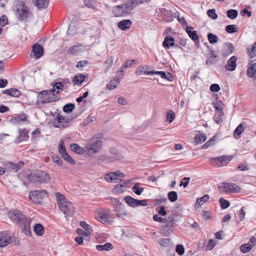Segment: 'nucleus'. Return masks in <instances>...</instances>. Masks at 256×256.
I'll return each instance as SVG.
<instances>
[{"label":"nucleus","mask_w":256,"mask_h":256,"mask_svg":"<svg viewBox=\"0 0 256 256\" xmlns=\"http://www.w3.org/2000/svg\"><path fill=\"white\" fill-rule=\"evenodd\" d=\"M10 218L16 224H18L23 232L27 236L31 234L30 224L31 220L22 214L20 210H13L8 214Z\"/></svg>","instance_id":"obj_1"},{"label":"nucleus","mask_w":256,"mask_h":256,"mask_svg":"<svg viewBox=\"0 0 256 256\" xmlns=\"http://www.w3.org/2000/svg\"><path fill=\"white\" fill-rule=\"evenodd\" d=\"M25 176L30 182L34 183H48L51 180L50 175L42 170H28Z\"/></svg>","instance_id":"obj_2"},{"label":"nucleus","mask_w":256,"mask_h":256,"mask_svg":"<svg viewBox=\"0 0 256 256\" xmlns=\"http://www.w3.org/2000/svg\"><path fill=\"white\" fill-rule=\"evenodd\" d=\"M102 146V142L98 138L94 136L90 138L85 146V152L88 156H92L100 151Z\"/></svg>","instance_id":"obj_3"},{"label":"nucleus","mask_w":256,"mask_h":256,"mask_svg":"<svg viewBox=\"0 0 256 256\" xmlns=\"http://www.w3.org/2000/svg\"><path fill=\"white\" fill-rule=\"evenodd\" d=\"M52 92L46 90L39 92L37 96L36 104H44L56 101L58 96Z\"/></svg>","instance_id":"obj_4"},{"label":"nucleus","mask_w":256,"mask_h":256,"mask_svg":"<svg viewBox=\"0 0 256 256\" xmlns=\"http://www.w3.org/2000/svg\"><path fill=\"white\" fill-rule=\"evenodd\" d=\"M58 207L65 215V217L72 216L76 212V208L73 204L68 200L61 202Z\"/></svg>","instance_id":"obj_5"},{"label":"nucleus","mask_w":256,"mask_h":256,"mask_svg":"<svg viewBox=\"0 0 256 256\" xmlns=\"http://www.w3.org/2000/svg\"><path fill=\"white\" fill-rule=\"evenodd\" d=\"M221 192L226 193H238L240 191V188L236 184L223 182L218 187Z\"/></svg>","instance_id":"obj_6"},{"label":"nucleus","mask_w":256,"mask_h":256,"mask_svg":"<svg viewBox=\"0 0 256 256\" xmlns=\"http://www.w3.org/2000/svg\"><path fill=\"white\" fill-rule=\"evenodd\" d=\"M46 196L47 192L45 190H35L30 192L29 194L30 198L36 204H40Z\"/></svg>","instance_id":"obj_7"},{"label":"nucleus","mask_w":256,"mask_h":256,"mask_svg":"<svg viewBox=\"0 0 256 256\" xmlns=\"http://www.w3.org/2000/svg\"><path fill=\"white\" fill-rule=\"evenodd\" d=\"M114 212L116 216L118 218H124L127 216L126 211L124 209V206L116 198L112 200Z\"/></svg>","instance_id":"obj_8"},{"label":"nucleus","mask_w":256,"mask_h":256,"mask_svg":"<svg viewBox=\"0 0 256 256\" xmlns=\"http://www.w3.org/2000/svg\"><path fill=\"white\" fill-rule=\"evenodd\" d=\"M232 156H223L219 158H213L210 160V162L216 166L220 167L227 164L232 160Z\"/></svg>","instance_id":"obj_9"},{"label":"nucleus","mask_w":256,"mask_h":256,"mask_svg":"<svg viewBox=\"0 0 256 256\" xmlns=\"http://www.w3.org/2000/svg\"><path fill=\"white\" fill-rule=\"evenodd\" d=\"M28 8L24 5L19 6L16 10V15L20 20H25L30 16Z\"/></svg>","instance_id":"obj_10"},{"label":"nucleus","mask_w":256,"mask_h":256,"mask_svg":"<svg viewBox=\"0 0 256 256\" xmlns=\"http://www.w3.org/2000/svg\"><path fill=\"white\" fill-rule=\"evenodd\" d=\"M126 202L130 206L136 207L140 206H146L148 205L146 200H138L130 196H126L124 198Z\"/></svg>","instance_id":"obj_11"},{"label":"nucleus","mask_w":256,"mask_h":256,"mask_svg":"<svg viewBox=\"0 0 256 256\" xmlns=\"http://www.w3.org/2000/svg\"><path fill=\"white\" fill-rule=\"evenodd\" d=\"M110 210L108 209H100L98 211V220L102 223H107L110 220Z\"/></svg>","instance_id":"obj_12"},{"label":"nucleus","mask_w":256,"mask_h":256,"mask_svg":"<svg viewBox=\"0 0 256 256\" xmlns=\"http://www.w3.org/2000/svg\"><path fill=\"white\" fill-rule=\"evenodd\" d=\"M144 74L147 75L158 74L162 78L166 79L170 82L173 80L174 76L172 74L169 72H164L162 71H144Z\"/></svg>","instance_id":"obj_13"},{"label":"nucleus","mask_w":256,"mask_h":256,"mask_svg":"<svg viewBox=\"0 0 256 256\" xmlns=\"http://www.w3.org/2000/svg\"><path fill=\"white\" fill-rule=\"evenodd\" d=\"M43 54V47L40 44H34L32 46V50L30 54V56L35 58L36 59H38L41 58Z\"/></svg>","instance_id":"obj_14"},{"label":"nucleus","mask_w":256,"mask_h":256,"mask_svg":"<svg viewBox=\"0 0 256 256\" xmlns=\"http://www.w3.org/2000/svg\"><path fill=\"white\" fill-rule=\"evenodd\" d=\"M69 119L58 114L54 122V126L56 128H64L69 123Z\"/></svg>","instance_id":"obj_15"},{"label":"nucleus","mask_w":256,"mask_h":256,"mask_svg":"<svg viewBox=\"0 0 256 256\" xmlns=\"http://www.w3.org/2000/svg\"><path fill=\"white\" fill-rule=\"evenodd\" d=\"M118 176L123 177L124 174L120 172H110L105 176V179L108 182H114L118 180Z\"/></svg>","instance_id":"obj_16"},{"label":"nucleus","mask_w":256,"mask_h":256,"mask_svg":"<svg viewBox=\"0 0 256 256\" xmlns=\"http://www.w3.org/2000/svg\"><path fill=\"white\" fill-rule=\"evenodd\" d=\"M237 57L234 56H232L227 62V64L225 65V68L228 71H234L236 67V62Z\"/></svg>","instance_id":"obj_17"},{"label":"nucleus","mask_w":256,"mask_h":256,"mask_svg":"<svg viewBox=\"0 0 256 256\" xmlns=\"http://www.w3.org/2000/svg\"><path fill=\"white\" fill-rule=\"evenodd\" d=\"M234 47L230 43L226 42L224 44L222 54L224 57H227L233 52Z\"/></svg>","instance_id":"obj_18"},{"label":"nucleus","mask_w":256,"mask_h":256,"mask_svg":"<svg viewBox=\"0 0 256 256\" xmlns=\"http://www.w3.org/2000/svg\"><path fill=\"white\" fill-rule=\"evenodd\" d=\"M122 78L123 76L122 75L118 76L114 78L108 84H107L106 88L110 90L116 88Z\"/></svg>","instance_id":"obj_19"},{"label":"nucleus","mask_w":256,"mask_h":256,"mask_svg":"<svg viewBox=\"0 0 256 256\" xmlns=\"http://www.w3.org/2000/svg\"><path fill=\"white\" fill-rule=\"evenodd\" d=\"M213 96L216 100H218V96L217 94H213ZM212 105L216 112H218L220 114L222 112L223 110V104L221 101L216 100L215 102H212Z\"/></svg>","instance_id":"obj_20"},{"label":"nucleus","mask_w":256,"mask_h":256,"mask_svg":"<svg viewBox=\"0 0 256 256\" xmlns=\"http://www.w3.org/2000/svg\"><path fill=\"white\" fill-rule=\"evenodd\" d=\"M24 164V162L22 161L20 162L18 164H14L9 162L6 164V169L8 171L14 170V172H16Z\"/></svg>","instance_id":"obj_21"},{"label":"nucleus","mask_w":256,"mask_h":256,"mask_svg":"<svg viewBox=\"0 0 256 256\" xmlns=\"http://www.w3.org/2000/svg\"><path fill=\"white\" fill-rule=\"evenodd\" d=\"M134 2L130 0H128L126 2L118 5V7L120 8L123 13L128 10H132L134 6L133 5Z\"/></svg>","instance_id":"obj_22"},{"label":"nucleus","mask_w":256,"mask_h":256,"mask_svg":"<svg viewBox=\"0 0 256 256\" xmlns=\"http://www.w3.org/2000/svg\"><path fill=\"white\" fill-rule=\"evenodd\" d=\"M28 138V132L24 129L20 130L19 136L16 140V142L19 143L22 141L26 140Z\"/></svg>","instance_id":"obj_23"},{"label":"nucleus","mask_w":256,"mask_h":256,"mask_svg":"<svg viewBox=\"0 0 256 256\" xmlns=\"http://www.w3.org/2000/svg\"><path fill=\"white\" fill-rule=\"evenodd\" d=\"M132 22L130 20H124L118 23V27L122 30H125L130 28Z\"/></svg>","instance_id":"obj_24"},{"label":"nucleus","mask_w":256,"mask_h":256,"mask_svg":"<svg viewBox=\"0 0 256 256\" xmlns=\"http://www.w3.org/2000/svg\"><path fill=\"white\" fill-rule=\"evenodd\" d=\"M114 58L113 56H110L108 58L104 64V72L106 73L113 64Z\"/></svg>","instance_id":"obj_25"},{"label":"nucleus","mask_w":256,"mask_h":256,"mask_svg":"<svg viewBox=\"0 0 256 256\" xmlns=\"http://www.w3.org/2000/svg\"><path fill=\"white\" fill-rule=\"evenodd\" d=\"M256 72V63L248 64L246 70L247 76L250 78L254 77Z\"/></svg>","instance_id":"obj_26"},{"label":"nucleus","mask_w":256,"mask_h":256,"mask_svg":"<svg viewBox=\"0 0 256 256\" xmlns=\"http://www.w3.org/2000/svg\"><path fill=\"white\" fill-rule=\"evenodd\" d=\"M174 40L173 37L170 36H166L164 41L163 42L162 45L164 47L169 48L170 46H174Z\"/></svg>","instance_id":"obj_27"},{"label":"nucleus","mask_w":256,"mask_h":256,"mask_svg":"<svg viewBox=\"0 0 256 256\" xmlns=\"http://www.w3.org/2000/svg\"><path fill=\"white\" fill-rule=\"evenodd\" d=\"M34 4L38 9L46 8L48 4V0H32Z\"/></svg>","instance_id":"obj_28"},{"label":"nucleus","mask_w":256,"mask_h":256,"mask_svg":"<svg viewBox=\"0 0 256 256\" xmlns=\"http://www.w3.org/2000/svg\"><path fill=\"white\" fill-rule=\"evenodd\" d=\"M206 139V135L200 132H198L194 136V140L196 144H201L202 142H204Z\"/></svg>","instance_id":"obj_29"},{"label":"nucleus","mask_w":256,"mask_h":256,"mask_svg":"<svg viewBox=\"0 0 256 256\" xmlns=\"http://www.w3.org/2000/svg\"><path fill=\"white\" fill-rule=\"evenodd\" d=\"M71 150L78 154H83L85 152V148H82L77 144H72L70 146Z\"/></svg>","instance_id":"obj_30"},{"label":"nucleus","mask_w":256,"mask_h":256,"mask_svg":"<svg viewBox=\"0 0 256 256\" xmlns=\"http://www.w3.org/2000/svg\"><path fill=\"white\" fill-rule=\"evenodd\" d=\"M11 241V237L7 234L0 237V247L6 246Z\"/></svg>","instance_id":"obj_31"},{"label":"nucleus","mask_w":256,"mask_h":256,"mask_svg":"<svg viewBox=\"0 0 256 256\" xmlns=\"http://www.w3.org/2000/svg\"><path fill=\"white\" fill-rule=\"evenodd\" d=\"M193 29L190 26H187L186 28V32L187 34H188L189 36L193 40H198V36L194 30H192Z\"/></svg>","instance_id":"obj_32"},{"label":"nucleus","mask_w":256,"mask_h":256,"mask_svg":"<svg viewBox=\"0 0 256 256\" xmlns=\"http://www.w3.org/2000/svg\"><path fill=\"white\" fill-rule=\"evenodd\" d=\"M165 222L166 224L164 228H170L174 226V223L176 220L174 219V216H171L165 219Z\"/></svg>","instance_id":"obj_33"},{"label":"nucleus","mask_w":256,"mask_h":256,"mask_svg":"<svg viewBox=\"0 0 256 256\" xmlns=\"http://www.w3.org/2000/svg\"><path fill=\"white\" fill-rule=\"evenodd\" d=\"M96 248L99 251H108L113 248L112 245L110 243H106L103 245H97Z\"/></svg>","instance_id":"obj_34"},{"label":"nucleus","mask_w":256,"mask_h":256,"mask_svg":"<svg viewBox=\"0 0 256 256\" xmlns=\"http://www.w3.org/2000/svg\"><path fill=\"white\" fill-rule=\"evenodd\" d=\"M34 230L35 234L38 236L43 235L44 232V228L40 224H36L34 226Z\"/></svg>","instance_id":"obj_35"},{"label":"nucleus","mask_w":256,"mask_h":256,"mask_svg":"<svg viewBox=\"0 0 256 256\" xmlns=\"http://www.w3.org/2000/svg\"><path fill=\"white\" fill-rule=\"evenodd\" d=\"M64 86V85L62 84V82H56L54 85L53 86L52 90H49L50 91H53V93L56 94H58L60 90H62V88Z\"/></svg>","instance_id":"obj_36"},{"label":"nucleus","mask_w":256,"mask_h":256,"mask_svg":"<svg viewBox=\"0 0 256 256\" xmlns=\"http://www.w3.org/2000/svg\"><path fill=\"white\" fill-rule=\"evenodd\" d=\"M84 4L86 7L94 10L98 6V2L94 0H84Z\"/></svg>","instance_id":"obj_37"},{"label":"nucleus","mask_w":256,"mask_h":256,"mask_svg":"<svg viewBox=\"0 0 256 256\" xmlns=\"http://www.w3.org/2000/svg\"><path fill=\"white\" fill-rule=\"evenodd\" d=\"M84 76L80 74L74 76L73 80V82L74 84L80 86L84 80Z\"/></svg>","instance_id":"obj_38"},{"label":"nucleus","mask_w":256,"mask_h":256,"mask_svg":"<svg viewBox=\"0 0 256 256\" xmlns=\"http://www.w3.org/2000/svg\"><path fill=\"white\" fill-rule=\"evenodd\" d=\"M208 200V194H205L202 197L198 198L195 204L196 208L200 206L202 204Z\"/></svg>","instance_id":"obj_39"},{"label":"nucleus","mask_w":256,"mask_h":256,"mask_svg":"<svg viewBox=\"0 0 256 256\" xmlns=\"http://www.w3.org/2000/svg\"><path fill=\"white\" fill-rule=\"evenodd\" d=\"M227 16L231 20L235 19L238 15V12L236 10H229L226 12Z\"/></svg>","instance_id":"obj_40"},{"label":"nucleus","mask_w":256,"mask_h":256,"mask_svg":"<svg viewBox=\"0 0 256 256\" xmlns=\"http://www.w3.org/2000/svg\"><path fill=\"white\" fill-rule=\"evenodd\" d=\"M140 185L139 183H136L132 188L133 192L138 195L141 194L144 190L143 188L140 187Z\"/></svg>","instance_id":"obj_41"},{"label":"nucleus","mask_w":256,"mask_h":256,"mask_svg":"<svg viewBox=\"0 0 256 256\" xmlns=\"http://www.w3.org/2000/svg\"><path fill=\"white\" fill-rule=\"evenodd\" d=\"M244 128L242 124H240L234 131V136L236 138H238L242 132L244 131Z\"/></svg>","instance_id":"obj_42"},{"label":"nucleus","mask_w":256,"mask_h":256,"mask_svg":"<svg viewBox=\"0 0 256 256\" xmlns=\"http://www.w3.org/2000/svg\"><path fill=\"white\" fill-rule=\"evenodd\" d=\"M80 226H82V228H84L86 231V233L88 234H90L92 232V230L90 226L86 223V222L82 221L80 223Z\"/></svg>","instance_id":"obj_43"},{"label":"nucleus","mask_w":256,"mask_h":256,"mask_svg":"<svg viewBox=\"0 0 256 256\" xmlns=\"http://www.w3.org/2000/svg\"><path fill=\"white\" fill-rule=\"evenodd\" d=\"M55 196L58 201V206H60L61 202L62 203L67 200L64 196L58 192L55 194Z\"/></svg>","instance_id":"obj_44"},{"label":"nucleus","mask_w":256,"mask_h":256,"mask_svg":"<svg viewBox=\"0 0 256 256\" xmlns=\"http://www.w3.org/2000/svg\"><path fill=\"white\" fill-rule=\"evenodd\" d=\"M159 244L163 247H168L171 245V240L169 238H163L160 240Z\"/></svg>","instance_id":"obj_45"},{"label":"nucleus","mask_w":256,"mask_h":256,"mask_svg":"<svg viewBox=\"0 0 256 256\" xmlns=\"http://www.w3.org/2000/svg\"><path fill=\"white\" fill-rule=\"evenodd\" d=\"M58 150L59 152L62 157V156H64L65 154H66L65 147L64 146V142L62 140H60L58 144Z\"/></svg>","instance_id":"obj_46"},{"label":"nucleus","mask_w":256,"mask_h":256,"mask_svg":"<svg viewBox=\"0 0 256 256\" xmlns=\"http://www.w3.org/2000/svg\"><path fill=\"white\" fill-rule=\"evenodd\" d=\"M168 197L171 202H174L178 199L177 193L174 191L170 192L168 194Z\"/></svg>","instance_id":"obj_47"},{"label":"nucleus","mask_w":256,"mask_h":256,"mask_svg":"<svg viewBox=\"0 0 256 256\" xmlns=\"http://www.w3.org/2000/svg\"><path fill=\"white\" fill-rule=\"evenodd\" d=\"M240 250L243 253H246L250 252L252 247L250 246V243H248L244 244H242L240 246Z\"/></svg>","instance_id":"obj_48"},{"label":"nucleus","mask_w":256,"mask_h":256,"mask_svg":"<svg viewBox=\"0 0 256 256\" xmlns=\"http://www.w3.org/2000/svg\"><path fill=\"white\" fill-rule=\"evenodd\" d=\"M112 13L116 17L120 16L124 14L118 6H114L113 8Z\"/></svg>","instance_id":"obj_49"},{"label":"nucleus","mask_w":256,"mask_h":256,"mask_svg":"<svg viewBox=\"0 0 256 256\" xmlns=\"http://www.w3.org/2000/svg\"><path fill=\"white\" fill-rule=\"evenodd\" d=\"M237 29L236 26L234 24L228 25L226 28V30L230 34H232L236 32Z\"/></svg>","instance_id":"obj_50"},{"label":"nucleus","mask_w":256,"mask_h":256,"mask_svg":"<svg viewBox=\"0 0 256 256\" xmlns=\"http://www.w3.org/2000/svg\"><path fill=\"white\" fill-rule=\"evenodd\" d=\"M219 202L220 204V206L222 209H226L228 208L230 205V202L224 198H220Z\"/></svg>","instance_id":"obj_51"},{"label":"nucleus","mask_w":256,"mask_h":256,"mask_svg":"<svg viewBox=\"0 0 256 256\" xmlns=\"http://www.w3.org/2000/svg\"><path fill=\"white\" fill-rule=\"evenodd\" d=\"M80 52V46H74L71 47L68 50V52L70 54L76 55Z\"/></svg>","instance_id":"obj_52"},{"label":"nucleus","mask_w":256,"mask_h":256,"mask_svg":"<svg viewBox=\"0 0 256 256\" xmlns=\"http://www.w3.org/2000/svg\"><path fill=\"white\" fill-rule=\"evenodd\" d=\"M74 108V104H68L64 106L63 110L66 112H72Z\"/></svg>","instance_id":"obj_53"},{"label":"nucleus","mask_w":256,"mask_h":256,"mask_svg":"<svg viewBox=\"0 0 256 256\" xmlns=\"http://www.w3.org/2000/svg\"><path fill=\"white\" fill-rule=\"evenodd\" d=\"M167 120L171 123L175 118V114L172 110H170L167 112L166 114Z\"/></svg>","instance_id":"obj_54"},{"label":"nucleus","mask_w":256,"mask_h":256,"mask_svg":"<svg viewBox=\"0 0 256 256\" xmlns=\"http://www.w3.org/2000/svg\"><path fill=\"white\" fill-rule=\"evenodd\" d=\"M76 34V28L72 25H70L68 30H67V34L70 36H73Z\"/></svg>","instance_id":"obj_55"},{"label":"nucleus","mask_w":256,"mask_h":256,"mask_svg":"<svg viewBox=\"0 0 256 256\" xmlns=\"http://www.w3.org/2000/svg\"><path fill=\"white\" fill-rule=\"evenodd\" d=\"M218 37L212 33H209V42L214 44L218 42Z\"/></svg>","instance_id":"obj_56"},{"label":"nucleus","mask_w":256,"mask_h":256,"mask_svg":"<svg viewBox=\"0 0 256 256\" xmlns=\"http://www.w3.org/2000/svg\"><path fill=\"white\" fill-rule=\"evenodd\" d=\"M176 252L180 256L182 255L184 252V248L182 245L178 244L176 247Z\"/></svg>","instance_id":"obj_57"},{"label":"nucleus","mask_w":256,"mask_h":256,"mask_svg":"<svg viewBox=\"0 0 256 256\" xmlns=\"http://www.w3.org/2000/svg\"><path fill=\"white\" fill-rule=\"evenodd\" d=\"M62 158L67 161L68 162H70L71 164H74L75 163V161L68 154V153L65 154L64 156H62Z\"/></svg>","instance_id":"obj_58"},{"label":"nucleus","mask_w":256,"mask_h":256,"mask_svg":"<svg viewBox=\"0 0 256 256\" xmlns=\"http://www.w3.org/2000/svg\"><path fill=\"white\" fill-rule=\"evenodd\" d=\"M210 88L212 92H218L220 90V85L217 84H212Z\"/></svg>","instance_id":"obj_59"},{"label":"nucleus","mask_w":256,"mask_h":256,"mask_svg":"<svg viewBox=\"0 0 256 256\" xmlns=\"http://www.w3.org/2000/svg\"><path fill=\"white\" fill-rule=\"evenodd\" d=\"M52 160L58 165H61L62 163V161L58 155H54L52 156Z\"/></svg>","instance_id":"obj_60"},{"label":"nucleus","mask_w":256,"mask_h":256,"mask_svg":"<svg viewBox=\"0 0 256 256\" xmlns=\"http://www.w3.org/2000/svg\"><path fill=\"white\" fill-rule=\"evenodd\" d=\"M209 18L213 20H216L218 18V15L216 13V10L214 9H209Z\"/></svg>","instance_id":"obj_61"},{"label":"nucleus","mask_w":256,"mask_h":256,"mask_svg":"<svg viewBox=\"0 0 256 256\" xmlns=\"http://www.w3.org/2000/svg\"><path fill=\"white\" fill-rule=\"evenodd\" d=\"M246 215V212L244 210L243 208H242L238 214L239 222H241L243 220L244 218V216Z\"/></svg>","instance_id":"obj_62"},{"label":"nucleus","mask_w":256,"mask_h":256,"mask_svg":"<svg viewBox=\"0 0 256 256\" xmlns=\"http://www.w3.org/2000/svg\"><path fill=\"white\" fill-rule=\"evenodd\" d=\"M11 96L18 98L20 95V92L16 88H10Z\"/></svg>","instance_id":"obj_63"},{"label":"nucleus","mask_w":256,"mask_h":256,"mask_svg":"<svg viewBox=\"0 0 256 256\" xmlns=\"http://www.w3.org/2000/svg\"><path fill=\"white\" fill-rule=\"evenodd\" d=\"M8 22V18L4 16H2L0 18V24L2 26H4L6 24H7Z\"/></svg>","instance_id":"obj_64"}]
</instances>
